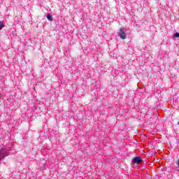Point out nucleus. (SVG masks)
I'll return each instance as SVG.
<instances>
[{
  "instance_id": "7ed1b4c3",
  "label": "nucleus",
  "mask_w": 179,
  "mask_h": 179,
  "mask_svg": "<svg viewBox=\"0 0 179 179\" xmlns=\"http://www.w3.org/2000/svg\"><path fill=\"white\" fill-rule=\"evenodd\" d=\"M134 164H139V163H142V158L141 157H136L133 159L132 161Z\"/></svg>"
},
{
  "instance_id": "423d86ee",
  "label": "nucleus",
  "mask_w": 179,
  "mask_h": 179,
  "mask_svg": "<svg viewBox=\"0 0 179 179\" xmlns=\"http://www.w3.org/2000/svg\"><path fill=\"white\" fill-rule=\"evenodd\" d=\"M173 37L178 38V37H179V33H178V32H176V33L173 35Z\"/></svg>"
},
{
  "instance_id": "0eeeda50",
  "label": "nucleus",
  "mask_w": 179,
  "mask_h": 179,
  "mask_svg": "<svg viewBox=\"0 0 179 179\" xmlns=\"http://www.w3.org/2000/svg\"><path fill=\"white\" fill-rule=\"evenodd\" d=\"M0 99H1V94H0Z\"/></svg>"
},
{
  "instance_id": "f03ea898",
  "label": "nucleus",
  "mask_w": 179,
  "mask_h": 179,
  "mask_svg": "<svg viewBox=\"0 0 179 179\" xmlns=\"http://www.w3.org/2000/svg\"><path fill=\"white\" fill-rule=\"evenodd\" d=\"M125 31H127V29L120 28L119 36L120 37V38H122V40H125V38H127V34H125Z\"/></svg>"
},
{
  "instance_id": "39448f33",
  "label": "nucleus",
  "mask_w": 179,
  "mask_h": 179,
  "mask_svg": "<svg viewBox=\"0 0 179 179\" xmlns=\"http://www.w3.org/2000/svg\"><path fill=\"white\" fill-rule=\"evenodd\" d=\"M47 19H48V20H49V22H52V20H53L52 16L51 15H48Z\"/></svg>"
},
{
  "instance_id": "20e7f679",
  "label": "nucleus",
  "mask_w": 179,
  "mask_h": 179,
  "mask_svg": "<svg viewBox=\"0 0 179 179\" xmlns=\"http://www.w3.org/2000/svg\"><path fill=\"white\" fill-rule=\"evenodd\" d=\"M5 27V21L0 22V30H2Z\"/></svg>"
},
{
  "instance_id": "6e6552de",
  "label": "nucleus",
  "mask_w": 179,
  "mask_h": 179,
  "mask_svg": "<svg viewBox=\"0 0 179 179\" xmlns=\"http://www.w3.org/2000/svg\"><path fill=\"white\" fill-rule=\"evenodd\" d=\"M178 125H179V122H178Z\"/></svg>"
},
{
  "instance_id": "f257e3e1",
  "label": "nucleus",
  "mask_w": 179,
  "mask_h": 179,
  "mask_svg": "<svg viewBox=\"0 0 179 179\" xmlns=\"http://www.w3.org/2000/svg\"><path fill=\"white\" fill-rule=\"evenodd\" d=\"M9 156V150L6 148H1L0 149V162L1 160H3L5 157Z\"/></svg>"
}]
</instances>
